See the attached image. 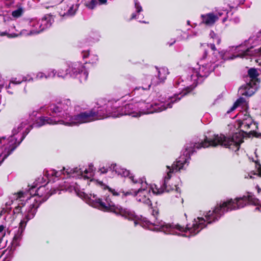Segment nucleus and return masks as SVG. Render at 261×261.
Returning <instances> with one entry per match:
<instances>
[{"label": "nucleus", "mask_w": 261, "mask_h": 261, "mask_svg": "<svg viewBox=\"0 0 261 261\" xmlns=\"http://www.w3.org/2000/svg\"><path fill=\"white\" fill-rule=\"evenodd\" d=\"M243 142V134L240 132H236L232 136H225L222 134L215 135L212 131L207 132L203 140L195 141L187 143L185 146V149L182 154L172 164L171 166H167L166 174L159 186L154 185L151 187H148L145 178L144 177L136 178L129 170L120 168L116 165H113L111 168L115 170L122 177H128L133 183L136 185L137 188L134 192L136 200L149 207L150 212L154 217V220L152 221L146 218L136 215L134 212L130 210L123 207L119 205H115L111 200L109 196L101 198L94 194H91L87 199L86 202L90 205L99 210L112 212L128 220L133 221L135 226L139 225L143 228L152 231H161L166 234L177 235L185 237L194 236L205 228L207 224L218 221L225 213L245 206V195L237 197L234 199H227L217 204L214 210L205 213V219L203 217H198L195 218L192 223L187 224L185 228L177 223H166L157 219L158 210L151 206L152 204L149 198L150 190L155 194H160L164 192H168L173 190L174 187L168 185L172 174L184 169L186 165L188 166L191 155L196 152V150L220 145L232 151H237L239 149L240 145Z\"/></svg>", "instance_id": "f257e3e1"}, {"label": "nucleus", "mask_w": 261, "mask_h": 261, "mask_svg": "<svg viewBox=\"0 0 261 261\" xmlns=\"http://www.w3.org/2000/svg\"><path fill=\"white\" fill-rule=\"evenodd\" d=\"M120 107L118 101L99 99L96 106L89 111L71 114V100L63 99L56 103L41 107L29 114V120L23 119L12 130V135L6 138L2 137V162L20 144L33 126L39 127L46 124L79 125L106 118L119 117Z\"/></svg>", "instance_id": "f03ea898"}, {"label": "nucleus", "mask_w": 261, "mask_h": 261, "mask_svg": "<svg viewBox=\"0 0 261 261\" xmlns=\"http://www.w3.org/2000/svg\"><path fill=\"white\" fill-rule=\"evenodd\" d=\"M93 176L90 168L83 166L73 168L63 167L60 171L54 169L44 171V175L38 177L33 185L25 191H20L14 195V201L18 205L14 209V213L18 214L29 208L35 209V214L40 204L52 194L59 191H72L75 189L71 178L90 179Z\"/></svg>", "instance_id": "7ed1b4c3"}, {"label": "nucleus", "mask_w": 261, "mask_h": 261, "mask_svg": "<svg viewBox=\"0 0 261 261\" xmlns=\"http://www.w3.org/2000/svg\"><path fill=\"white\" fill-rule=\"evenodd\" d=\"M210 50H205L202 57L197 64V67L189 68L186 79L182 77H176L173 82L174 86L178 89L179 92L171 96L172 97L180 98L179 101L183 96L193 90L197 84L201 83L203 77H206L211 72L214 70L218 66L216 63L219 60H226L233 59L236 57L247 58L249 55L242 57V51L239 50L235 47L234 50L238 53L236 56L230 58L227 56V51L218 50L214 43L207 44Z\"/></svg>", "instance_id": "20e7f679"}, {"label": "nucleus", "mask_w": 261, "mask_h": 261, "mask_svg": "<svg viewBox=\"0 0 261 261\" xmlns=\"http://www.w3.org/2000/svg\"><path fill=\"white\" fill-rule=\"evenodd\" d=\"M179 98L160 95L152 102H146L143 99L135 100V102L131 101L123 107H120L119 116L125 115L133 117H138L143 114L160 112L171 108L173 104L177 102V99Z\"/></svg>", "instance_id": "39448f33"}, {"label": "nucleus", "mask_w": 261, "mask_h": 261, "mask_svg": "<svg viewBox=\"0 0 261 261\" xmlns=\"http://www.w3.org/2000/svg\"><path fill=\"white\" fill-rule=\"evenodd\" d=\"M53 22L54 19L52 16L45 15L41 19L39 20L37 19H32L28 23L30 28L23 29L20 31L15 29L14 24H11L9 29V32L11 33H9L7 31L0 32V36L7 35L9 38H13L19 35L28 36L38 34L44 30L49 28Z\"/></svg>", "instance_id": "423d86ee"}, {"label": "nucleus", "mask_w": 261, "mask_h": 261, "mask_svg": "<svg viewBox=\"0 0 261 261\" xmlns=\"http://www.w3.org/2000/svg\"><path fill=\"white\" fill-rule=\"evenodd\" d=\"M22 218L19 223V226L17 231L15 232L13 240L11 242V247L10 251L12 252L16 247L20 246L22 240L23 233L24 231L27 224L29 221L32 219L35 216V209L29 208L28 210L23 211Z\"/></svg>", "instance_id": "0eeeda50"}, {"label": "nucleus", "mask_w": 261, "mask_h": 261, "mask_svg": "<svg viewBox=\"0 0 261 261\" xmlns=\"http://www.w3.org/2000/svg\"><path fill=\"white\" fill-rule=\"evenodd\" d=\"M258 75L259 73L256 69L252 68L248 70L247 78L249 79V81L240 88L239 91L241 95L251 96L255 92L259 83Z\"/></svg>", "instance_id": "6e6552de"}, {"label": "nucleus", "mask_w": 261, "mask_h": 261, "mask_svg": "<svg viewBox=\"0 0 261 261\" xmlns=\"http://www.w3.org/2000/svg\"><path fill=\"white\" fill-rule=\"evenodd\" d=\"M66 71L73 78L79 79L81 83H84L87 80L88 72L85 67L80 62L72 63L68 65Z\"/></svg>", "instance_id": "1a4fd4ad"}, {"label": "nucleus", "mask_w": 261, "mask_h": 261, "mask_svg": "<svg viewBox=\"0 0 261 261\" xmlns=\"http://www.w3.org/2000/svg\"><path fill=\"white\" fill-rule=\"evenodd\" d=\"M232 14V13L229 12L227 10H220L215 13L202 14L201 15V18L203 23L211 26L214 24L221 17H223L222 22H224Z\"/></svg>", "instance_id": "9d476101"}, {"label": "nucleus", "mask_w": 261, "mask_h": 261, "mask_svg": "<svg viewBox=\"0 0 261 261\" xmlns=\"http://www.w3.org/2000/svg\"><path fill=\"white\" fill-rule=\"evenodd\" d=\"M79 7L77 0H63L60 4L59 14L63 18L74 16Z\"/></svg>", "instance_id": "9b49d317"}, {"label": "nucleus", "mask_w": 261, "mask_h": 261, "mask_svg": "<svg viewBox=\"0 0 261 261\" xmlns=\"http://www.w3.org/2000/svg\"><path fill=\"white\" fill-rule=\"evenodd\" d=\"M260 43H261V31L257 33L256 37H251L248 40L245 41L243 43L239 45L237 49L242 51L241 55L242 57H244L246 55H249V56H252L254 54V51L252 50L253 48Z\"/></svg>", "instance_id": "f8f14e48"}, {"label": "nucleus", "mask_w": 261, "mask_h": 261, "mask_svg": "<svg viewBox=\"0 0 261 261\" xmlns=\"http://www.w3.org/2000/svg\"><path fill=\"white\" fill-rule=\"evenodd\" d=\"M128 79L134 84L146 88L149 90L151 85H154L153 83V80L152 76L150 75H143L138 79H137L134 76H130Z\"/></svg>", "instance_id": "ddd939ff"}, {"label": "nucleus", "mask_w": 261, "mask_h": 261, "mask_svg": "<svg viewBox=\"0 0 261 261\" xmlns=\"http://www.w3.org/2000/svg\"><path fill=\"white\" fill-rule=\"evenodd\" d=\"M149 89L146 88L141 87L140 85L137 86L132 92L133 95L135 96V98L143 99L146 101V102H152L155 99H152L151 97H149L147 99L146 97L148 95Z\"/></svg>", "instance_id": "4468645a"}, {"label": "nucleus", "mask_w": 261, "mask_h": 261, "mask_svg": "<svg viewBox=\"0 0 261 261\" xmlns=\"http://www.w3.org/2000/svg\"><path fill=\"white\" fill-rule=\"evenodd\" d=\"M155 69L157 72V76L155 78L153 79L154 85H157L164 82L169 73L168 70L166 67L158 68L156 67Z\"/></svg>", "instance_id": "2eb2a0df"}, {"label": "nucleus", "mask_w": 261, "mask_h": 261, "mask_svg": "<svg viewBox=\"0 0 261 261\" xmlns=\"http://www.w3.org/2000/svg\"><path fill=\"white\" fill-rule=\"evenodd\" d=\"M135 7L136 8V13H134L132 15L131 19H138L140 22L146 23L145 21H142L141 19L143 18V15L140 14L143 11L142 8L138 0H134Z\"/></svg>", "instance_id": "dca6fc26"}, {"label": "nucleus", "mask_w": 261, "mask_h": 261, "mask_svg": "<svg viewBox=\"0 0 261 261\" xmlns=\"http://www.w3.org/2000/svg\"><path fill=\"white\" fill-rule=\"evenodd\" d=\"M82 55L84 59H88L86 61V63L95 64L98 61V57L96 55L90 53L89 49L82 51Z\"/></svg>", "instance_id": "f3484780"}, {"label": "nucleus", "mask_w": 261, "mask_h": 261, "mask_svg": "<svg viewBox=\"0 0 261 261\" xmlns=\"http://www.w3.org/2000/svg\"><path fill=\"white\" fill-rule=\"evenodd\" d=\"M247 103L244 98L240 97L234 102L233 105L227 111V113L229 114L234 111L237 108L241 106L242 108L246 107Z\"/></svg>", "instance_id": "a211bd4d"}, {"label": "nucleus", "mask_w": 261, "mask_h": 261, "mask_svg": "<svg viewBox=\"0 0 261 261\" xmlns=\"http://www.w3.org/2000/svg\"><path fill=\"white\" fill-rule=\"evenodd\" d=\"M252 118L248 115L245 114L240 125L242 127L247 129L251 127V126L252 125Z\"/></svg>", "instance_id": "6ab92c4d"}, {"label": "nucleus", "mask_w": 261, "mask_h": 261, "mask_svg": "<svg viewBox=\"0 0 261 261\" xmlns=\"http://www.w3.org/2000/svg\"><path fill=\"white\" fill-rule=\"evenodd\" d=\"M255 170L252 171L248 173V176L250 178H254L256 177H261V165L257 161L255 162Z\"/></svg>", "instance_id": "aec40b11"}, {"label": "nucleus", "mask_w": 261, "mask_h": 261, "mask_svg": "<svg viewBox=\"0 0 261 261\" xmlns=\"http://www.w3.org/2000/svg\"><path fill=\"white\" fill-rule=\"evenodd\" d=\"M174 187H175L176 188V190H175V193H176V194L175 195V196L172 198V201L173 203H182L184 201L183 200V199L182 198H181L180 197V191H179V188L177 187L176 185L174 186Z\"/></svg>", "instance_id": "412c9836"}, {"label": "nucleus", "mask_w": 261, "mask_h": 261, "mask_svg": "<svg viewBox=\"0 0 261 261\" xmlns=\"http://www.w3.org/2000/svg\"><path fill=\"white\" fill-rule=\"evenodd\" d=\"M210 37L213 40V42L217 44H219L221 42V38L220 36L216 34L213 31H211L210 33Z\"/></svg>", "instance_id": "4be33fe9"}, {"label": "nucleus", "mask_w": 261, "mask_h": 261, "mask_svg": "<svg viewBox=\"0 0 261 261\" xmlns=\"http://www.w3.org/2000/svg\"><path fill=\"white\" fill-rule=\"evenodd\" d=\"M113 165H116V166L121 168V167L120 166H119L118 165H117L116 164H112L109 167V168H107V167H101L99 169V172H100V173L101 174H105V173H106L108 172L109 169L111 171H114L115 172V173L116 174H117L118 175H120V174H118L115 170L113 169L112 168H111V167ZM122 168H123L122 167ZM121 176H122L121 175H120Z\"/></svg>", "instance_id": "5701e85b"}, {"label": "nucleus", "mask_w": 261, "mask_h": 261, "mask_svg": "<svg viewBox=\"0 0 261 261\" xmlns=\"http://www.w3.org/2000/svg\"><path fill=\"white\" fill-rule=\"evenodd\" d=\"M22 83L21 76H18L17 77H12L10 80V83L8 86L6 87L7 89L10 88L11 84L18 85Z\"/></svg>", "instance_id": "b1692460"}, {"label": "nucleus", "mask_w": 261, "mask_h": 261, "mask_svg": "<svg viewBox=\"0 0 261 261\" xmlns=\"http://www.w3.org/2000/svg\"><path fill=\"white\" fill-rule=\"evenodd\" d=\"M5 234V227L3 225H0V249H3L4 247L5 244H1Z\"/></svg>", "instance_id": "393cba45"}, {"label": "nucleus", "mask_w": 261, "mask_h": 261, "mask_svg": "<svg viewBox=\"0 0 261 261\" xmlns=\"http://www.w3.org/2000/svg\"><path fill=\"white\" fill-rule=\"evenodd\" d=\"M46 79L53 78L55 76L57 71L55 69H49L46 73Z\"/></svg>", "instance_id": "a878e982"}, {"label": "nucleus", "mask_w": 261, "mask_h": 261, "mask_svg": "<svg viewBox=\"0 0 261 261\" xmlns=\"http://www.w3.org/2000/svg\"><path fill=\"white\" fill-rule=\"evenodd\" d=\"M97 4V0H91L90 1L87 2L85 5L87 8L93 9L96 7Z\"/></svg>", "instance_id": "bb28decb"}, {"label": "nucleus", "mask_w": 261, "mask_h": 261, "mask_svg": "<svg viewBox=\"0 0 261 261\" xmlns=\"http://www.w3.org/2000/svg\"><path fill=\"white\" fill-rule=\"evenodd\" d=\"M68 72L66 71V69L65 70L63 69H59L58 71H57V76L59 77L65 78L67 75H69L68 73Z\"/></svg>", "instance_id": "cd10ccee"}, {"label": "nucleus", "mask_w": 261, "mask_h": 261, "mask_svg": "<svg viewBox=\"0 0 261 261\" xmlns=\"http://www.w3.org/2000/svg\"><path fill=\"white\" fill-rule=\"evenodd\" d=\"M22 13V10L21 8H18L17 10L13 11L12 13V15L14 17H19L21 15Z\"/></svg>", "instance_id": "c85d7f7f"}, {"label": "nucleus", "mask_w": 261, "mask_h": 261, "mask_svg": "<svg viewBox=\"0 0 261 261\" xmlns=\"http://www.w3.org/2000/svg\"><path fill=\"white\" fill-rule=\"evenodd\" d=\"M21 76V79L22 82H32L34 80V78L30 74H27L26 76Z\"/></svg>", "instance_id": "c756f323"}, {"label": "nucleus", "mask_w": 261, "mask_h": 261, "mask_svg": "<svg viewBox=\"0 0 261 261\" xmlns=\"http://www.w3.org/2000/svg\"><path fill=\"white\" fill-rule=\"evenodd\" d=\"M44 78L46 79V73L42 72H38L36 74L35 79L41 80Z\"/></svg>", "instance_id": "7c9ffc66"}, {"label": "nucleus", "mask_w": 261, "mask_h": 261, "mask_svg": "<svg viewBox=\"0 0 261 261\" xmlns=\"http://www.w3.org/2000/svg\"><path fill=\"white\" fill-rule=\"evenodd\" d=\"M108 189L113 195L114 196H119L120 195V191L118 192L117 191L115 190V189H113L111 188L108 187Z\"/></svg>", "instance_id": "2f4dec72"}, {"label": "nucleus", "mask_w": 261, "mask_h": 261, "mask_svg": "<svg viewBox=\"0 0 261 261\" xmlns=\"http://www.w3.org/2000/svg\"><path fill=\"white\" fill-rule=\"evenodd\" d=\"M188 38V35L186 32H183L182 34L180 35V37H178V39L180 40L185 39Z\"/></svg>", "instance_id": "473e14b6"}, {"label": "nucleus", "mask_w": 261, "mask_h": 261, "mask_svg": "<svg viewBox=\"0 0 261 261\" xmlns=\"http://www.w3.org/2000/svg\"><path fill=\"white\" fill-rule=\"evenodd\" d=\"M259 55L258 58L256 60V61L259 64L261 65V47L259 49Z\"/></svg>", "instance_id": "72a5a7b5"}, {"label": "nucleus", "mask_w": 261, "mask_h": 261, "mask_svg": "<svg viewBox=\"0 0 261 261\" xmlns=\"http://www.w3.org/2000/svg\"><path fill=\"white\" fill-rule=\"evenodd\" d=\"M229 20L234 23H238L240 22V18L238 17H235L233 18H230Z\"/></svg>", "instance_id": "f704fd0d"}, {"label": "nucleus", "mask_w": 261, "mask_h": 261, "mask_svg": "<svg viewBox=\"0 0 261 261\" xmlns=\"http://www.w3.org/2000/svg\"><path fill=\"white\" fill-rule=\"evenodd\" d=\"M107 0H97V4H105L107 3Z\"/></svg>", "instance_id": "c9c22d12"}, {"label": "nucleus", "mask_w": 261, "mask_h": 261, "mask_svg": "<svg viewBox=\"0 0 261 261\" xmlns=\"http://www.w3.org/2000/svg\"><path fill=\"white\" fill-rule=\"evenodd\" d=\"M122 193H123V195H125V196L129 195H130V194H132L131 191H128V192H127L126 193H125L124 192L122 191Z\"/></svg>", "instance_id": "e433bc0d"}, {"label": "nucleus", "mask_w": 261, "mask_h": 261, "mask_svg": "<svg viewBox=\"0 0 261 261\" xmlns=\"http://www.w3.org/2000/svg\"><path fill=\"white\" fill-rule=\"evenodd\" d=\"M175 42V40H173V41L171 43H168L169 46L172 45Z\"/></svg>", "instance_id": "4c0bfd02"}, {"label": "nucleus", "mask_w": 261, "mask_h": 261, "mask_svg": "<svg viewBox=\"0 0 261 261\" xmlns=\"http://www.w3.org/2000/svg\"><path fill=\"white\" fill-rule=\"evenodd\" d=\"M256 188L257 189L258 193H259L260 191L261 190L259 187L258 186H256Z\"/></svg>", "instance_id": "58836bf2"}, {"label": "nucleus", "mask_w": 261, "mask_h": 261, "mask_svg": "<svg viewBox=\"0 0 261 261\" xmlns=\"http://www.w3.org/2000/svg\"><path fill=\"white\" fill-rule=\"evenodd\" d=\"M2 159H3V157H2H2L1 156V157H0V165H1L2 164V163L4 162V161H3V162H1V161H2Z\"/></svg>", "instance_id": "ea45409f"}, {"label": "nucleus", "mask_w": 261, "mask_h": 261, "mask_svg": "<svg viewBox=\"0 0 261 261\" xmlns=\"http://www.w3.org/2000/svg\"><path fill=\"white\" fill-rule=\"evenodd\" d=\"M177 33H178V34H180L181 33H182V31H180V30H178V31H177Z\"/></svg>", "instance_id": "a19ab883"}, {"label": "nucleus", "mask_w": 261, "mask_h": 261, "mask_svg": "<svg viewBox=\"0 0 261 261\" xmlns=\"http://www.w3.org/2000/svg\"><path fill=\"white\" fill-rule=\"evenodd\" d=\"M2 249H0V250H1ZM2 255V253L1 252H0V257H1Z\"/></svg>", "instance_id": "79ce46f5"}, {"label": "nucleus", "mask_w": 261, "mask_h": 261, "mask_svg": "<svg viewBox=\"0 0 261 261\" xmlns=\"http://www.w3.org/2000/svg\"><path fill=\"white\" fill-rule=\"evenodd\" d=\"M197 35V33H194V36H196Z\"/></svg>", "instance_id": "37998d69"}, {"label": "nucleus", "mask_w": 261, "mask_h": 261, "mask_svg": "<svg viewBox=\"0 0 261 261\" xmlns=\"http://www.w3.org/2000/svg\"><path fill=\"white\" fill-rule=\"evenodd\" d=\"M187 23H188V24H189L190 21H188Z\"/></svg>", "instance_id": "c03bdc74"}]
</instances>
